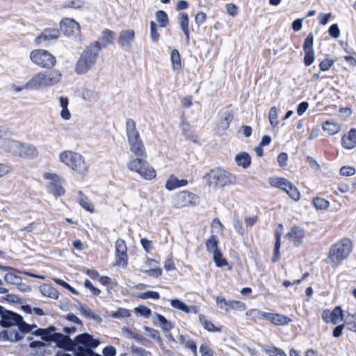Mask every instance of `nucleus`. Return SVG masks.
Instances as JSON below:
<instances>
[{"label":"nucleus","mask_w":356,"mask_h":356,"mask_svg":"<svg viewBox=\"0 0 356 356\" xmlns=\"http://www.w3.org/2000/svg\"><path fill=\"white\" fill-rule=\"evenodd\" d=\"M233 120V116L230 113H227L224 117H222L218 123L219 128L222 130H226L229 128L230 122Z\"/></svg>","instance_id":"49"},{"label":"nucleus","mask_w":356,"mask_h":356,"mask_svg":"<svg viewBox=\"0 0 356 356\" xmlns=\"http://www.w3.org/2000/svg\"><path fill=\"white\" fill-rule=\"evenodd\" d=\"M61 77L62 74L58 70H53L47 74L44 72H38L24 85V87L25 89L30 90L51 87L59 83L61 80Z\"/></svg>","instance_id":"2"},{"label":"nucleus","mask_w":356,"mask_h":356,"mask_svg":"<svg viewBox=\"0 0 356 356\" xmlns=\"http://www.w3.org/2000/svg\"><path fill=\"white\" fill-rule=\"evenodd\" d=\"M56 330V327L52 325L45 328L42 339L46 342L54 341L58 347L66 350H73L75 339L72 340L68 336L58 333Z\"/></svg>","instance_id":"8"},{"label":"nucleus","mask_w":356,"mask_h":356,"mask_svg":"<svg viewBox=\"0 0 356 356\" xmlns=\"http://www.w3.org/2000/svg\"><path fill=\"white\" fill-rule=\"evenodd\" d=\"M179 20L181 29L186 36V44H188L190 43V32L188 27L189 19L188 14L186 13H181L179 15Z\"/></svg>","instance_id":"25"},{"label":"nucleus","mask_w":356,"mask_h":356,"mask_svg":"<svg viewBox=\"0 0 356 356\" xmlns=\"http://www.w3.org/2000/svg\"><path fill=\"white\" fill-rule=\"evenodd\" d=\"M341 144L346 149H350L356 146V129H351L347 135L341 138Z\"/></svg>","instance_id":"22"},{"label":"nucleus","mask_w":356,"mask_h":356,"mask_svg":"<svg viewBox=\"0 0 356 356\" xmlns=\"http://www.w3.org/2000/svg\"><path fill=\"white\" fill-rule=\"evenodd\" d=\"M83 5L84 2L81 0H71L66 3L65 6L73 8H81Z\"/></svg>","instance_id":"61"},{"label":"nucleus","mask_w":356,"mask_h":356,"mask_svg":"<svg viewBox=\"0 0 356 356\" xmlns=\"http://www.w3.org/2000/svg\"><path fill=\"white\" fill-rule=\"evenodd\" d=\"M204 179L209 186L214 188H222L229 185L235 184L236 177L220 167H216L204 176Z\"/></svg>","instance_id":"4"},{"label":"nucleus","mask_w":356,"mask_h":356,"mask_svg":"<svg viewBox=\"0 0 356 356\" xmlns=\"http://www.w3.org/2000/svg\"><path fill=\"white\" fill-rule=\"evenodd\" d=\"M1 147L8 153L14 156H18L21 147V143L14 140H7L3 142Z\"/></svg>","instance_id":"24"},{"label":"nucleus","mask_w":356,"mask_h":356,"mask_svg":"<svg viewBox=\"0 0 356 356\" xmlns=\"http://www.w3.org/2000/svg\"><path fill=\"white\" fill-rule=\"evenodd\" d=\"M4 280L8 284L17 285L21 283L22 279L13 273H8L5 275Z\"/></svg>","instance_id":"44"},{"label":"nucleus","mask_w":356,"mask_h":356,"mask_svg":"<svg viewBox=\"0 0 356 356\" xmlns=\"http://www.w3.org/2000/svg\"><path fill=\"white\" fill-rule=\"evenodd\" d=\"M170 60L172 62V67L174 70H178L181 68V57L180 54L177 49H173L170 54Z\"/></svg>","instance_id":"39"},{"label":"nucleus","mask_w":356,"mask_h":356,"mask_svg":"<svg viewBox=\"0 0 356 356\" xmlns=\"http://www.w3.org/2000/svg\"><path fill=\"white\" fill-rule=\"evenodd\" d=\"M1 326L3 327H10L17 325V323L22 320V316L14 312L5 309L3 307L2 312H0Z\"/></svg>","instance_id":"15"},{"label":"nucleus","mask_w":356,"mask_h":356,"mask_svg":"<svg viewBox=\"0 0 356 356\" xmlns=\"http://www.w3.org/2000/svg\"><path fill=\"white\" fill-rule=\"evenodd\" d=\"M270 312H262L257 309H252L246 312V316L252 317V320L256 322L257 320L265 319L268 321Z\"/></svg>","instance_id":"31"},{"label":"nucleus","mask_w":356,"mask_h":356,"mask_svg":"<svg viewBox=\"0 0 356 356\" xmlns=\"http://www.w3.org/2000/svg\"><path fill=\"white\" fill-rule=\"evenodd\" d=\"M217 306L228 312L230 310L244 311L246 308L245 305L238 300H227L223 296L216 298Z\"/></svg>","instance_id":"14"},{"label":"nucleus","mask_w":356,"mask_h":356,"mask_svg":"<svg viewBox=\"0 0 356 356\" xmlns=\"http://www.w3.org/2000/svg\"><path fill=\"white\" fill-rule=\"evenodd\" d=\"M334 63V60L325 58L319 63V67L321 70L325 71L329 70L333 65Z\"/></svg>","instance_id":"60"},{"label":"nucleus","mask_w":356,"mask_h":356,"mask_svg":"<svg viewBox=\"0 0 356 356\" xmlns=\"http://www.w3.org/2000/svg\"><path fill=\"white\" fill-rule=\"evenodd\" d=\"M322 318L326 323H332L336 325L339 323V321L343 319V311L340 307H336L332 312L329 310H325L322 313Z\"/></svg>","instance_id":"18"},{"label":"nucleus","mask_w":356,"mask_h":356,"mask_svg":"<svg viewBox=\"0 0 356 356\" xmlns=\"http://www.w3.org/2000/svg\"><path fill=\"white\" fill-rule=\"evenodd\" d=\"M201 356H213L212 350L206 344H202L200 348Z\"/></svg>","instance_id":"64"},{"label":"nucleus","mask_w":356,"mask_h":356,"mask_svg":"<svg viewBox=\"0 0 356 356\" xmlns=\"http://www.w3.org/2000/svg\"><path fill=\"white\" fill-rule=\"evenodd\" d=\"M268 321L276 325H286L291 322V319L281 314L270 313Z\"/></svg>","instance_id":"27"},{"label":"nucleus","mask_w":356,"mask_h":356,"mask_svg":"<svg viewBox=\"0 0 356 356\" xmlns=\"http://www.w3.org/2000/svg\"><path fill=\"white\" fill-rule=\"evenodd\" d=\"M122 330L124 333L127 334L128 338L134 339L143 346L148 347L151 344V341L148 339L140 334L132 332L128 327H123Z\"/></svg>","instance_id":"23"},{"label":"nucleus","mask_w":356,"mask_h":356,"mask_svg":"<svg viewBox=\"0 0 356 356\" xmlns=\"http://www.w3.org/2000/svg\"><path fill=\"white\" fill-rule=\"evenodd\" d=\"M281 236L282 234L278 231L275 232V243L274 248V256L273 257V261L276 262L280 258V249L281 247Z\"/></svg>","instance_id":"41"},{"label":"nucleus","mask_w":356,"mask_h":356,"mask_svg":"<svg viewBox=\"0 0 356 356\" xmlns=\"http://www.w3.org/2000/svg\"><path fill=\"white\" fill-rule=\"evenodd\" d=\"M235 161L238 165L246 168L250 166L251 163V157L247 152H243L238 154L235 156Z\"/></svg>","instance_id":"34"},{"label":"nucleus","mask_w":356,"mask_h":356,"mask_svg":"<svg viewBox=\"0 0 356 356\" xmlns=\"http://www.w3.org/2000/svg\"><path fill=\"white\" fill-rule=\"evenodd\" d=\"M59 159L62 163L79 174L84 175L88 170L89 163L78 152L65 150L60 153Z\"/></svg>","instance_id":"6"},{"label":"nucleus","mask_w":356,"mask_h":356,"mask_svg":"<svg viewBox=\"0 0 356 356\" xmlns=\"http://www.w3.org/2000/svg\"><path fill=\"white\" fill-rule=\"evenodd\" d=\"M156 20L160 23L161 27H166L168 24V18L165 12L159 10L156 13Z\"/></svg>","instance_id":"48"},{"label":"nucleus","mask_w":356,"mask_h":356,"mask_svg":"<svg viewBox=\"0 0 356 356\" xmlns=\"http://www.w3.org/2000/svg\"><path fill=\"white\" fill-rule=\"evenodd\" d=\"M126 131L131 152L135 156H147L146 149L133 120H127Z\"/></svg>","instance_id":"5"},{"label":"nucleus","mask_w":356,"mask_h":356,"mask_svg":"<svg viewBox=\"0 0 356 356\" xmlns=\"http://www.w3.org/2000/svg\"><path fill=\"white\" fill-rule=\"evenodd\" d=\"M156 320L162 329L168 331L173 327L172 324L168 321L163 316L159 314H156Z\"/></svg>","instance_id":"43"},{"label":"nucleus","mask_w":356,"mask_h":356,"mask_svg":"<svg viewBox=\"0 0 356 356\" xmlns=\"http://www.w3.org/2000/svg\"><path fill=\"white\" fill-rule=\"evenodd\" d=\"M270 184L275 188L286 191L287 187L290 186V181L282 177H274L270 179Z\"/></svg>","instance_id":"33"},{"label":"nucleus","mask_w":356,"mask_h":356,"mask_svg":"<svg viewBox=\"0 0 356 356\" xmlns=\"http://www.w3.org/2000/svg\"><path fill=\"white\" fill-rule=\"evenodd\" d=\"M199 197L195 194L183 191L177 193L173 197V205L176 208H182L197 204Z\"/></svg>","instance_id":"11"},{"label":"nucleus","mask_w":356,"mask_h":356,"mask_svg":"<svg viewBox=\"0 0 356 356\" xmlns=\"http://www.w3.org/2000/svg\"><path fill=\"white\" fill-rule=\"evenodd\" d=\"M130 315V312L124 308H119L116 312L110 314V316L115 318H127Z\"/></svg>","instance_id":"51"},{"label":"nucleus","mask_w":356,"mask_h":356,"mask_svg":"<svg viewBox=\"0 0 356 356\" xmlns=\"http://www.w3.org/2000/svg\"><path fill=\"white\" fill-rule=\"evenodd\" d=\"M40 291L44 296H47L54 300H57L58 298V291L51 285H41L40 286Z\"/></svg>","instance_id":"30"},{"label":"nucleus","mask_w":356,"mask_h":356,"mask_svg":"<svg viewBox=\"0 0 356 356\" xmlns=\"http://www.w3.org/2000/svg\"><path fill=\"white\" fill-rule=\"evenodd\" d=\"M346 328L352 332H356V314H348L345 318Z\"/></svg>","instance_id":"42"},{"label":"nucleus","mask_w":356,"mask_h":356,"mask_svg":"<svg viewBox=\"0 0 356 356\" xmlns=\"http://www.w3.org/2000/svg\"><path fill=\"white\" fill-rule=\"evenodd\" d=\"M24 338V335L17 330H3L0 332V341H8L15 343Z\"/></svg>","instance_id":"20"},{"label":"nucleus","mask_w":356,"mask_h":356,"mask_svg":"<svg viewBox=\"0 0 356 356\" xmlns=\"http://www.w3.org/2000/svg\"><path fill=\"white\" fill-rule=\"evenodd\" d=\"M206 248L209 252L214 254L218 252L219 250L218 249V239L217 237L214 235H211L206 242Z\"/></svg>","instance_id":"40"},{"label":"nucleus","mask_w":356,"mask_h":356,"mask_svg":"<svg viewBox=\"0 0 356 356\" xmlns=\"http://www.w3.org/2000/svg\"><path fill=\"white\" fill-rule=\"evenodd\" d=\"M38 154L37 148L31 144H23L21 143L18 156L25 159H33Z\"/></svg>","instance_id":"21"},{"label":"nucleus","mask_w":356,"mask_h":356,"mask_svg":"<svg viewBox=\"0 0 356 356\" xmlns=\"http://www.w3.org/2000/svg\"><path fill=\"white\" fill-rule=\"evenodd\" d=\"M329 34L334 38H338L340 35V31L337 24H332L328 30Z\"/></svg>","instance_id":"62"},{"label":"nucleus","mask_w":356,"mask_h":356,"mask_svg":"<svg viewBox=\"0 0 356 356\" xmlns=\"http://www.w3.org/2000/svg\"><path fill=\"white\" fill-rule=\"evenodd\" d=\"M115 258L117 265H127V248L125 241L121 238H118L115 242Z\"/></svg>","instance_id":"16"},{"label":"nucleus","mask_w":356,"mask_h":356,"mask_svg":"<svg viewBox=\"0 0 356 356\" xmlns=\"http://www.w3.org/2000/svg\"><path fill=\"white\" fill-rule=\"evenodd\" d=\"M323 129L326 131L330 135H334L339 131L340 127L339 125L333 122L326 121L323 124Z\"/></svg>","instance_id":"38"},{"label":"nucleus","mask_w":356,"mask_h":356,"mask_svg":"<svg viewBox=\"0 0 356 356\" xmlns=\"http://www.w3.org/2000/svg\"><path fill=\"white\" fill-rule=\"evenodd\" d=\"M138 297L144 300L149 298L159 300L160 298V295L157 291H147L145 292L140 293Z\"/></svg>","instance_id":"54"},{"label":"nucleus","mask_w":356,"mask_h":356,"mask_svg":"<svg viewBox=\"0 0 356 356\" xmlns=\"http://www.w3.org/2000/svg\"><path fill=\"white\" fill-rule=\"evenodd\" d=\"M114 40V32L110 30H105L102 33L100 41L102 49L106 47L108 44H112Z\"/></svg>","instance_id":"35"},{"label":"nucleus","mask_w":356,"mask_h":356,"mask_svg":"<svg viewBox=\"0 0 356 356\" xmlns=\"http://www.w3.org/2000/svg\"><path fill=\"white\" fill-rule=\"evenodd\" d=\"M134 310L136 313L139 314L146 318H148L152 314L151 309L144 305H139L138 307H136Z\"/></svg>","instance_id":"57"},{"label":"nucleus","mask_w":356,"mask_h":356,"mask_svg":"<svg viewBox=\"0 0 356 356\" xmlns=\"http://www.w3.org/2000/svg\"><path fill=\"white\" fill-rule=\"evenodd\" d=\"M78 202L79 204L86 211L92 213L94 211V207L90 202L89 200L83 195L82 191H79Z\"/></svg>","instance_id":"36"},{"label":"nucleus","mask_w":356,"mask_h":356,"mask_svg":"<svg viewBox=\"0 0 356 356\" xmlns=\"http://www.w3.org/2000/svg\"><path fill=\"white\" fill-rule=\"evenodd\" d=\"M99 343L91 334L83 333L75 337L74 349L72 351L75 356H102L92 350L97 348Z\"/></svg>","instance_id":"3"},{"label":"nucleus","mask_w":356,"mask_h":356,"mask_svg":"<svg viewBox=\"0 0 356 356\" xmlns=\"http://www.w3.org/2000/svg\"><path fill=\"white\" fill-rule=\"evenodd\" d=\"M101 49L102 44L99 42H95L87 46L75 64V72L77 74H85L92 69L97 63Z\"/></svg>","instance_id":"1"},{"label":"nucleus","mask_w":356,"mask_h":356,"mask_svg":"<svg viewBox=\"0 0 356 356\" xmlns=\"http://www.w3.org/2000/svg\"><path fill=\"white\" fill-rule=\"evenodd\" d=\"M304 63L306 66H309L312 64L314 60V51H304Z\"/></svg>","instance_id":"59"},{"label":"nucleus","mask_w":356,"mask_h":356,"mask_svg":"<svg viewBox=\"0 0 356 356\" xmlns=\"http://www.w3.org/2000/svg\"><path fill=\"white\" fill-rule=\"evenodd\" d=\"M135 33L133 30L123 31L120 33L118 42L122 47L129 46L134 40Z\"/></svg>","instance_id":"26"},{"label":"nucleus","mask_w":356,"mask_h":356,"mask_svg":"<svg viewBox=\"0 0 356 356\" xmlns=\"http://www.w3.org/2000/svg\"><path fill=\"white\" fill-rule=\"evenodd\" d=\"M199 319L204 329L209 332H220L221 327H215V325L209 321L207 317L203 314L199 315Z\"/></svg>","instance_id":"37"},{"label":"nucleus","mask_w":356,"mask_h":356,"mask_svg":"<svg viewBox=\"0 0 356 356\" xmlns=\"http://www.w3.org/2000/svg\"><path fill=\"white\" fill-rule=\"evenodd\" d=\"M313 44H314V35L312 33H310L307 35V38L305 40V42L303 44V50L304 51H314Z\"/></svg>","instance_id":"53"},{"label":"nucleus","mask_w":356,"mask_h":356,"mask_svg":"<svg viewBox=\"0 0 356 356\" xmlns=\"http://www.w3.org/2000/svg\"><path fill=\"white\" fill-rule=\"evenodd\" d=\"M285 192L295 201H298L300 199V194L298 188L290 182V186L287 187Z\"/></svg>","instance_id":"45"},{"label":"nucleus","mask_w":356,"mask_h":356,"mask_svg":"<svg viewBox=\"0 0 356 356\" xmlns=\"http://www.w3.org/2000/svg\"><path fill=\"white\" fill-rule=\"evenodd\" d=\"M264 350L269 356H287L282 349L274 346L265 348Z\"/></svg>","instance_id":"50"},{"label":"nucleus","mask_w":356,"mask_h":356,"mask_svg":"<svg viewBox=\"0 0 356 356\" xmlns=\"http://www.w3.org/2000/svg\"><path fill=\"white\" fill-rule=\"evenodd\" d=\"M150 35L154 42L159 41L160 35L157 31V26L153 21L150 22Z\"/></svg>","instance_id":"56"},{"label":"nucleus","mask_w":356,"mask_h":356,"mask_svg":"<svg viewBox=\"0 0 356 356\" xmlns=\"http://www.w3.org/2000/svg\"><path fill=\"white\" fill-rule=\"evenodd\" d=\"M187 184L186 179H179L175 175H171L165 183V188L172 191L176 188L186 186Z\"/></svg>","instance_id":"28"},{"label":"nucleus","mask_w":356,"mask_h":356,"mask_svg":"<svg viewBox=\"0 0 356 356\" xmlns=\"http://www.w3.org/2000/svg\"><path fill=\"white\" fill-rule=\"evenodd\" d=\"M30 58L35 65L46 69H51L56 64V57L47 50L35 49L30 53Z\"/></svg>","instance_id":"10"},{"label":"nucleus","mask_w":356,"mask_h":356,"mask_svg":"<svg viewBox=\"0 0 356 356\" xmlns=\"http://www.w3.org/2000/svg\"><path fill=\"white\" fill-rule=\"evenodd\" d=\"M145 158L146 156H136L128 162L127 167L130 170L138 172L145 179H152L156 177V172L146 161Z\"/></svg>","instance_id":"9"},{"label":"nucleus","mask_w":356,"mask_h":356,"mask_svg":"<svg viewBox=\"0 0 356 356\" xmlns=\"http://www.w3.org/2000/svg\"><path fill=\"white\" fill-rule=\"evenodd\" d=\"M78 309L81 314L84 315L87 318H92L99 323L102 322V318L100 316L94 314L91 309L80 303L79 304Z\"/></svg>","instance_id":"32"},{"label":"nucleus","mask_w":356,"mask_h":356,"mask_svg":"<svg viewBox=\"0 0 356 356\" xmlns=\"http://www.w3.org/2000/svg\"><path fill=\"white\" fill-rule=\"evenodd\" d=\"M131 353L133 356H148L150 355L149 352L135 345L131 346Z\"/></svg>","instance_id":"52"},{"label":"nucleus","mask_w":356,"mask_h":356,"mask_svg":"<svg viewBox=\"0 0 356 356\" xmlns=\"http://www.w3.org/2000/svg\"><path fill=\"white\" fill-rule=\"evenodd\" d=\"M213 258L218 267H223L228 265L227 260L222 257L220 250L213 254Z\"/></svg>","instance_id":"47"},{"label":"nucleus","mask_w":356,"mask_h":356,"mask_svg":"<svg viewBox=\"0 0 356 356\" xmlns=\"http://www.w3.org/2000/svg\"><path fill=\"white\" fill-rule=\"evenodd\" d=\"M60 36V31L57 29H46L36 38L37 44L49 43L56 40Z\"/></svg>","instance_id":"17"},{"label":"nucleus","mask_w":356,"mask_h":356,"mask_svg":"<svg viewBox=\"0 0 356 356\" xmlns=\"http://www.w3.org/2000/svg\"><path fill=\"white\" fill-rule=\"evenodd\" d=\"M351 250V241L346 238L332 245L329 252V259L332 266H337L340 264L349 256Z\"/></svg>","instance_id":"7"},{"label":"nucleus","mask_w":356,"mask_h":356,"mask_svg":"<svg viewBox=\"0 0 356 356\" xmlns=\"http://www.w3.org/2000/svg\"><path fill=\"white\" fill-rule=\"evenodd\" d=\"M313 204L317 209H326L330 203L325 199L317 197L313 199Z\"/></svg>","instance_id":"46"},{"label":"nucleus","mask_w":356,"mask_h":356,"mask_svg":"<svg viewBox=\"0 0 356 356\" xmlns=\"http://www.w3.org/2000/svg\"><path fill=\"white\" fill-rule=\"evenodd\" d=\"M144 330L149 334L150 337L155 339L159 343H161V339L158 330L147 326L144 327Z\"/></svg>","instance_id":"58"},{"label":"nucleus","mask_w":356,"mask_h":356,"mask_svg":"<svg viewBox=\"0 0 356 356\" xmlns=\"http://www.w3.org/2000/svg\"><path fill=\"white\" fill-rule=\"evenodd\" d=\"M286 237L292 241L296 246H298L305 237V230L300 227L293 226L286 234Z\"/></svg>","instance_id":"19"},{"label":"nucleus","mask_w":356,"mask_h":356,"mask_svg":"<svg viewBox=\"0 0 356 356\" xmlns=\"http://www.w3.org/2000/svg\"><path fill=\"white\" fill-rule=\"evenodd\" d=\"M43 177L46 179L51 180V182L48 185L49 193L56 197L64 195L65 189L61 185L63 179L58 175L56 174L44 172L43 174Z\"/></svg>","instance_id":"13"},{"label":"nucleus","mask_w":356,"mask_h":356,"mask_svg":"<svg viewBox=\"0 0 356 356\" xmlns=\"http://www.w3.org/2000/svg\"><path fill=\"white\" fill-rule=\"evenodd\" d=\"M340 173L343 176H351L355 173V169L353 167L343 166L340 170Z\"/></svg>","instance_id":"63"},{"label":"nucleus","mask_w":356,"mask_h":356,"mask_svg":"<svg viewBox=\"0 0 356 356\" xmlns=\"http://www.w3.org/2000/svg\"><path fill=\"white\" fill-rule=\"evenodd\" d=\"M60 29L63 33L77 41H81L80 24L72 19H65L60 22Z\"/></svg>","instance_id":"12"},{"label":"nucleus","mask_w":356,"mask_h":356,"mask_svg":"<svg viewBox=\"0 0 356 356\" xmlns=\"http://www.w3.org/2000/svg\"><path fill=\"white\" fill-rule=\"evenodd\" d=\"M18 327L19 330L21 332V334L24 335L25 333H29L32 332L31 325L26 323L24 321L23 317L22 316V320L20 322L17 323V325Z\"/></svg>","instance_id":"55"},{"label":"nucleus","mask_w":356,"mask_h":356,"mask_svg":"<svg viewBox=\"0 0 356 356\" xmlns=\"http://www.w3.org/2000/svg\"><path fill=\"white\" fill-rule=\"evenodd\" d=\"M170 305L173 308L181 310L185 313H189V312H191V311H193L194 313L197 312V309L195 306H192L191 307H188L184 302L181 301L179 299L171 300Z\"/></svg>","instance_id":"29"}]
</instances>
